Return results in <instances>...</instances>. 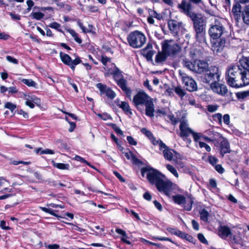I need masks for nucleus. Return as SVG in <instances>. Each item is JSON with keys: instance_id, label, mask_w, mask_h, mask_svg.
<instances>
[{"instance_id": "1", "label": "nucleus", "mask_w": 249, "mask_h": 249, "mask_svg": "<svg viewBox=\"0 0 249 249\" xmlns=\"http://www.w3.org/2000/svg\"><path fill=\"white\" fill-rule=\"evenodd\" d=\"M142 177L146 176L149 182L156 186L158 190L167 196L170 195L171 189L175 192L180 191L177 187V185L173 183L171 180L166 178L161 172L150 167L143 168L141 170Z\"/></svg>"}, {"instance_id": "2", "label": "nucleus", "mask_w": 249, "mask_h": 249, "mask_svg": "<svg viewBox=\"0 0 249 249\" xmlns=\"http://www.w3.org/2000/svg\"><path fill=\"white\" fill-rule=\"evenodd\" d=\"M226 80L230 86L234 88L245 86L249 84V72L238 65H231L228 70Z\"/></svg>"}, {"instance_id": "3", "label": "nucleus", "mask_w": 249, "mask_h": 249, "mask_svg": "<svg viewBox=\"0 0 249 249\" xmlns=\"http://www.w3.org/2000/svg\"><path fill=\"white\" fill-rule=\"evenodd\" d=\"M132 103L138 109L145 107V114L150 117L154 116V105L153 99L144 91H139L134 96Z\"/></svg>"}, {"instance_id": "4", "label": "nucleus", "mask_w": 249, "mask_h": 249, "mask_svg": "<svg viewBox=\"0 0 249 249\" xmlns=\"http://www.w3.org/2000/svg\"><path fill=\"white\" fill-rule=\"evenodd\" d=\"M190 6L188 4V16L193 21L196 39L200 42L204 40L205 35L206 22L201 15L190 12Z\"/></svg>"}, {"instance_id": "5", "label": "nucleus", "mask_w": 249, "mask_h": 249, "mask_svg": "<svg viewBox=\"0 0 249 249\" xmlns=\"http://www.w3.org/2000/svg\"><path fill=\"white\" fill-rule=\"evenodd\" d=\"M146 37L143 33L139 31L131 32L127 37L128 44L133 48H140L146 42Z\"/></svg>"}, {"instance_id": "6", "label": "nucleus", "mask_w": 249, "mask_h": 249, "mask_svg": "<svg viewBox=\"0 0 249 249\" xmlns=\"http://www.w3.org/2000/svg\"><path fill=\"white\" fill-rule=\"evenodd\" d=\"M222 21V19H215L209 29V34L213 39L218 38L225 33V28Z\"/></svg>"}, {"instance_id": "7", "label": "nucleus", "mask_w": 249, "mask_h": 249, "mask_svg": "<svg viewBox=\"0 0 249 249\" xmlns=\"http://www.w3.org/2000/svg\"><path fill=\"white\" fill-rule=\"evenodd\" d=\"M160 150L162 151L164 158L168 160H173L178 162V160H181V156L175 150L169 148L162 141H159Z\"/></svg>"}, {"instance_id": "8", "label": "nucleus", "mask_w": 249, "mask_h": 249, "mask_svg": "<svg viewBox=\"0 0 249 249\" xmlns=\"http://www.w3.org/2000/svg\"><path fill=\"white\" fill-rule=\"evenodd\" d=\"M188 68L197 73H202L208 71L209 64L206 61L195 59L190 64H188Z\"/></svg>"}, {"instance_id": "9", "label": "nucleus", "mask_w": 249, "mask_h": 249, "mask_svg": "<svg viewBox=\"0 0 249 249\" xmlns=\"http://www.w3.org/2000/svg\"><path fill=\"white\" fill-rule=\"evenodd\" d=\"M181 47L177 44L173 43L172 40H166L161 43V49L168 56L177 54L181 50Z\"/></svg>"}, {"instance_id": "10", "label": "nucleus", "mask_w": 249, "mask_h": 249, "mask_svg": "<svg viewBox=\"0 0 249 249\" xmlns=\"http://www.w3.org/2000/svg\"><path fill=\"white\" fill-rule=\"evenodd\" d=\"M60 57L64 64L69 66L73 71L75 70V66L81 63L82 61L80 58L77 56L74 60H72L71 57L67 54L60 52Z\"/></svg>"}, {"instance_id": "11", "label": "nucleus", "mask_w": 249, "mask_h": 249, "mask_svg": "<svg viewBox=\"0 0 249 249\" xmlns=\"http://www.w3.org/2000/svg\"><path fill=\"white\" fill-rule=\"evenodd\" d=\"M177 187L180 190V191L175 192V191L171 189L170 190V195L168 196H171L172 194L174 193L176 194L175 195L172 196L174 202L176 203L179 205L184 204L186 201V197L184 195V194L185 193V192L183 190L180 188L178 185Z\"/></svg>"}, {"instance_id": "12", "label": "nucleus", "mask_w": 249, "mask_h": 249, "mask_svg": "<svg viewBox=\"0 0 249 249\" xmlns=\"http://www.w3.org/2000/svg\"><path fill=\"white\" fill-rule=\"evenodd\" d=\"M215 80L212 82L211 85L212 90L214 92L222 96H225L228 91L227 87L222 84L218 83Z\"/></svg>"}, {"instance_id": "13", "label": "nucleus", "mask_w": 249, "mask_h": 249, "mask_svg": "<svg viewBox=\"0 0 249 249\" xmlns=\"http://www.w3.org/2000/svg\"><path fill=\"white\" fill-rule=\"evenodd\" d=\"M217 71V69L216 68L215 71L212 72L209 69L208 71H205V74L202 78V81L204 83H209L210 82H213V81L217 80L219 81L220 74Z\"/></svg>"}, {"instance_id": "14", "label": "nucleus", "mask_w": 249, "mask_h": 249, "mask_svg": "<svg viewBox=\"0 0 249 249\" xmlns=\"http://www.w3.org/2000/svg\"><path fill=\"white\" fill-rule=\"evenodd\" d=\"M96 86L100 90V95L106 94L111 99H113L116 96L115 93L110 88H107L106 85L100 83L97 84Z\"/></svg>"}, {"instance_id": "15", "label": "nucleus", "mask_w": 249, "mask_h": 249, "mask_svg": "<svg viewBox=\"0 0 249 249\" xmlns=\"http://www.w3.org/2000/svg\"><path fill=\"white\" fill-rule=\"evenodd\" d=\"M219 141L220 154L223 157L225 154L230 153L231 151L230 143L226 139L222 136L219 138Z\"/></svg>"}, {"instance_id": "16", "label": "nucleus", "mask_w": 249, "mask_h": 249, "mask_svg": "<svg viewBox=\"0 0 249 249\" xmlns=\"http://www.w3.org/2000/svg\"><path fill=\"white\" fill-rule=\"evenodd\" d=\"M179 136L184 140L187 139V120L186 115L183 114L179 120Z\"/></svg>"}, {"instance_id": "17", "label": "nucleus", "mask_w": 249, "mask_h": 249, "mask_svg": "<svg viewBox=\"0 0 249 249\" xmlns=\"http://www.w3.org/2000/svg\"><path fill=\"white\" fill-rule=\"evenodd\" d=\"M24 99L25 100V104L26 106L29 107L31 108L35 107L34 103L37 104L40 103L39 99L35 95L24 94Z\"/></svg>"}, {"instance_id": "18", "label": "nucleus", "mask_w": 249, "mask_h": 249, "mask_svg": "<svg viewBox=\"0 0 249 249\" xmlns=\"http://www.w3.org/2000/svg\"><path fill=\"white\" fill-rule=\"evenodd\" d=\"M231 233V229L228 226L220 225L218 228V234L222 239H225Z\"/></svg>"}, {"instance_id": "19", "label": "nucleus", "mask_w": 249, "mask_h": 249, "mask_svg": "<svg viewBox=\"0 0 249 249\" xmlns=\"http://www.w3.org/2000/svg\"><path fill=\"white\" fill-rule=\"evenodd\" d=\"M169 30L175 34H177L182 25V23L175 20H170L168 22Z\"/></svg>"}, {"instance_id": "20", "label": "nucleus", "mask_w": 249, "mask_h": 249, "mask_svg": "<svg viewBox=\"0 0 249 249\" xmlns=\"http://www.w3.org/2000/svg\"><path fill=\"white\" fill-rule=\"evenodd\" d=\"M141 131L149 139V140L154 145H158L160 143L159 142L161 141L160 140H156L152 133L145 128H142L141 129Z\"/></svg>"}, {"instance_id": "21", "label": "nucleus", "mask_w": 249, "mask_h": 249, "mask_svg": "<svg viewBox=\"0 0 249 249\" xmlns=\"http://www.w3.org/2000/svg\"><path fill=\"white\" fill-rule=\"evenodd\" d=\"M115 103L119 107L122 108L126 114H131L132 112L128 104L124 101H120L117 99Z\"/></svg>"}, {"instance_id": "22", "label": "nucleus", "mask_w": 249, "mask_h": 249, "mask_svg": "<svg viewBox=\"0 0 249 249\" xmlns=\"http://www.w3.org/2000/svg\"><path fill=\"white\" fill-rule=\"evenodd\" d=\"M116 83L121 89L126 93L127 96H131V91L130 89L126 86V82L124 78H122Z\"/></svg>"}, {"instance_id": "23", "label": "nucleus", "mask_w": 249, "mask_h": 249, "mask_svg": "<svg viewBox=\"0 0 249 249\" xmlns=\"http://www.w3.org/2000/svg\"><path fill=\"white\" fill-rule=\"evenodd\" d=\"M167 230L172 234L175 235L182 239H185L187 237V235L185 233L182 232L176 228L169 227L167 229Z\"/></svg>"}, {"instance_id": "24", "label": "nucleus", "mask_w": 249, "mask_h": 249, "mask_svg": "<svg viewBox=\"0 0 249 249\" xmlns=\"http://www.w3.org/2000/svg\"><path fill=\"white\" fill-rule=\"evenodd\" d=\"M113 66L115 70L113 71H110L108 70V71L110 74L113 75L114 79L116 82H117L118 81L123 78V76L119 70L116 68L115 65H113Z\"/></svg>"}, {"instance_id": "25", "label": "nucleus", "mask_w": 249, "mask_h": 249, "mask_svg": "<svg viewBox=\"0 0 249 249\" xmlns=\"http://www.w3.org/2000/svg\"><path fill=\"white\" fill-rule=\"evenodd\" d=\"M225 44V41L221 40L220 42H215L213 44L212 46V50L216 53H218L219 52H221L224 47Z\"/></svg>"}, {"instance_id": "26", "label": "nucleus", "mask_w": 249, "mask_h": 249, "mask_svg": "<svg viewBox=\"0 0 249 249\" xmlns=\"http://www.w3.org/2000/svg\"><path fill=\"white\" fill-rule=\"evenodd\" d=\"M190 133L193 136L194 141L196 142L197 145V143H198V142H200V140L202 138V134L196 132L190 128L188 127V133Z\"/></svg>"}, {"instance_id": "27", "label": "nucleus", "mask_w": 249, "mask_h": 249, "mask_svg": "<svg viewBox=\"0 0 249 249\" xmlns=\"http://www.w3.org/2000/svg\"><path fill=\"white\" fill-rule=\"evenodd\" d=\"M197 89L196 81L192 78L188 77V91H194Z\"/></svg>"}, {"instance_id": "28", "label": "nucleus", "mask_w": 249, "mask_h": 249, "mask_svg": "<svg viewBox=\"0 0 249 249\" xmlns=\"http://www.w3.org/2000/svg\"><path fill=\"white\" fill-rule=\"evenodd\" d=\"M239 63L243 68L242 70H246L249 72V57H243L240 59Z\"/></svg>"}, {"instance_id": "29", "label": "nucleus", "mask_w": 249, "mask_h": 249, "mask_svg": "<svg viewBox=\"0 0 249 249\" xmlns=\"http://www.w3.org/2000/svg\"><path fill=\"white\" fill-rule=\"evenodd\" d=\"M168 56L166 53L162 50L161 52H159L156 55L155 61L157 63L162 62L166 59Z\"/></svg>"}, {"instance_id": "30", "label": "nucleus", "mask_w": 249, "mask_h": 249, "mask_svg": "<svg viewBox=\"0 0 249 249\" xmlns=\"http://www.w3.org/2000/svg\"><path fill=\"white\" fill-rule=\"evenodd\" d=\"M115 231L117 233L122 235V237L121 238V240L123 242H124L128 245L130 244V243H131L130 242L127 240V235H126L125 231H123V230H122L121 229H119V228H117Z\"/></svg>"}, {"instance_id": "31", "label": "nucleus", "mask_w": 249, "mask_h": 249, "mask_svg": "<svg viewBox=\"0 0 249 249\" xmlns=\"http://www.w3.org/2000/svg\"><path fill=\"white\" fill-rule=\"evenodd\" d=\"M242 18L246 24L249 25V5L246 6L243 11Z\"/></svg>"}, {"instance_id": "32", "label": "nucleus", "mask_w": 249, "mask_h": 249, "mask_svg": "<svg viewBox=\"0 0 249 249\" xmlns=\"http://www.w3.org/2000/svg\"><path fill=\"white\" fill-rule=\"evenodd\" d=\"M200 219L204 222H209L208 218L210 214L208 211L205 209H203L200 212Z\"/></svg>"}, {"instance_id": "33", "label": "nucleus", "mask_w": 249, "mask_h": 249, "mask_svg": "<svg viewBox=\"0 0 249 249\" xmlns=\"http://www.w3.org/2000/svg\"><path fill=\"white\" fill-rule=\"evenodd\" d=\"M240 2H236L232 7V11L234 16H240L241 11V6L240 4Z\"/></svg>"}, {"instance_id": "34", "label": "nucleus", "mask_w": 249, "mask_h": 249, "mask_svg": "<svg viewBox=\"0 0 249 249\" xmlns=\"http://www.w3.org/2000/svg\"><path fill=\"white\" fill-rule=\"evenodd\" d=\"M54 167L61 170H69L70 165L69 164H65L63 163H56L53 162Z\"/></svg>"}, {"instance_id": "35", "label": "nucleus", "mask_w": 249, "mask_h": 249, "mask_svg": "<svg viewBox=\"0 0 249 249\" xmlns=\"http://www.w3.org/2000/svg\"><path fill=\"white\" fill-rule=\"evenodd\" d=\"M148 13L149 16L153 18H155L158 20H160L162 18V16L160 14L158 13L156 11L153 9H149L148 10Z\"/></svg>"}, {"instance_id": "36", "label": "nucleus", "mask_w": 249, "mask_h": 249, "mask_svg": "<svg viewBox=\"0 0 249 249\" xmlns=\"http://www.w3.org/2000/svg\"><path fill=\"white\" fill-rule=\"evenodd\" d=\"M21 81L28 87L36 88L37 84L32 79H22Z\"/></svg>"}, {"instance_id": "37", "label": "nucleus", "mask_w": 249, "mask_h": 249, "mask_svg": "<svg viewBox=\"0 0 249 249\" xmlns=\"http://www.w3.org/2000/svg\"><path fill=\"white\" fill-rule=\"evenodd\" d=\"M236 95L238 99H244L245 98L249 97V90L238 92L236 93Z\"/></svg>"}, {"instance_id": "38", "label": "nucleus", "mask_w": 249, "mask_h": 249, "mask_svg": "<svg viewBox=\"0 0 249 249\" xmlns=\"http://www.w3.org/2000/svg\"><path fill=\"white\" fill-rule=\"evenodd\" d=\"M178 7L181 12L187 14V3L185 0H182L181 3L178 4Z\"/></svg>"}, {"instance_id": "39", "label": "nucleus", "mask_w": 249, "mask_h": 249, "mask_svg": "<svg viewBox=\"0 0 249 249\" xmlns=\"http://www.w3.org/2000/svg\"><path fill=\"white\" fill-rule=\"evenodd\" d=\"M31 17L32 18L36 19V20H40L44 17V14L41 12H32L31 14Z\"/></svg>"}, {"instance_id": "40", "label": "nucleus", "mask_w": 249, "mask_h": 249, "mask_svg": "<svg viewBox=\"0 0 249 249\" xmlns=\"http://www.w3.org/2000/svg\"><path fill=\"white\" fill-rule=\"evenodd\" d=\"M73 160L76 161H80L81 163H85L86 164L91 167L92 168H94V167L92 166L88 161L85 160L84 158L81 157L79 156L76 155L73 158Z\"/></svg>"}, {"instance_id": "41", "label": "nucleus", "mask_w": 249, "mask_h": 249, "mask_svg": "<svg viewBox=\"0 0 249 249\" xmlns=\"http://www.w3.org/2000/svg\"><path fill=\"white\" fill-rule=\"evenodd\" d=\"M175 92L181 98L185 95V91L180 86L175 87Z\"/></svg>"}, {"instance_id": "42", "label": "nucleus", "mask_w": 249, "mask_h": 249, "mask_svg": "<svg viewBox=\"0 0 249 249\" xmlns=\"http://www.w3.org/2000/svg\"><path fill=\"white\" fill-rule=\"evenodd\" d=\"M208 161L213 166H215L218 161V160L215 157L211 155L208 157Z\"/></svg>"}, {"instance_id": "43", "label": "nucleus", "mask_w": 249, "mask_h": 249, "mask_svg": "<svg viewBox=\"0 0 249 249\" xmlns=\"http://www.w3.org/2000/svg\"><path fill=\"white\" fill-rule=\"evenodd\" d=\"M4 107L6 108L9 109L12 112H13L14 110L16 108L17 106L15 104L11 103V102H7L5 103Z\"/></svg>"}, {"instance_id": "44", "label": "nucleus", "mask_w": 249, "mask_h": 249, "mask_svg": "<svg viewBox=\"0 0 249 249\" xmlns=\"http://www.w3.org/2000/svg\"><path fill=\"white\" fill-rule=\"evenodd\" d=\"M197 144H198L200 148H204L207 152H210L211 150L210 146L204 142H198V143H197Z\"/></svg>"}, {"instance_id": "45", "label": "nucleus", "mask_w": 249, "mask_h": 249, "mask_svg": "<svg viewBox=\"0 0 249 249\" xmlns=\"http://www.w3.org/2000/svg\"><path fill=\"white\" fill-rule=\"evenodd\" d=\"M40 209L44 212L50 213L53 216H56V214L55 213V211L52 209L43 207H40Z\"/></svg>"}, {"instance_id": "46", "label": "nucleus", "mask_w": 249, "mask_h": 249, "mask_svg": "<svg viewBox=\"0 0 249 249\" xmlns=\"http://www.w3.org/2000/svg\"><path fill=\"white\" fill-rule=\"evenodd\" d=\"M213 120L215 121H218L219 124L222 123V116L221 113H216L213 115Z\"/></svg>"}, {"instance_id": "47", "label": "nucleus", "mask_w": 249, "mask_h": 249, "mask_svg": "<svg viewBox=\"0 0 249 249\" xmlns=\"http://www.w3.org/2000/svg\"><path fill=\"white\" fill-rule=\"evenodd\" d=\"M218 108L217 105H210L207 106V109L210 112H213L216 111Z\"/></svg>"}, {"instance_id": "48", "label": "nucleus", "mask_w": 249, "mask_h": 249, "mask_svg": "<svg viewBox=\"0 0 249 249\" xmlns=\"http://www.w3.org/2000/svg\"><path fill=\"white\" fill-rule=\"evenodd\" d=\"M97 115L100 118H101L103 120H107L111 118L110 115L108 114L107 113H98L97 114Z\"/></svg>"}, {"instance_id": "49", "label": "nucleus", "mask_w": 249, "mask_h": 249, "mask_svg": "<svg viewBox=\"0 0 249 249\" xmlns=\"http://www.w3.org/2000/svg\"><path fill=\"white\" fill-rule=\"evenodd\" d=\"M6 60L10 63H13L15 64H18V61L17 59H16L10 55H7L6 57Z\"/></svg>"}, {"instance_id": "50", "label": "nucleus", "mask_w": 249, "mask_h": 249, "mask_svg": "<svg viewBox=\"0 0 249 249\" xmlns=\"http://www.w3.org/2000/svg\"><path fill=\"white\" fill-rule=\"evenodd\" d=\"M49 27L51 28L56 29L60 32L61 31V30L59 29V28L60 27V25L57 22H54L51 23L49 25Z\"/></svg>"}, {"instance_id": "51", "label": "nucleus", "mask_w": 249, "mask_h": 249, "mask_svg": "<svg viewBox=\"0 0 249 249\" xmlns=\"http://www.w3.org/2000/svg\"><path fill=\"white\" fill-rule=\"evenodd\" d=\"M124 154V156L128 160H134L135 157L132 153L130 151L123 152Z\"/></svg>"}, {"instance_id": "52", "label": "nucleus", "mask_w": 249, "mask_h": 249, "mask_svg": "<svg viewBox=\"0 0 249 249\" xmlns=\"http://www.w3.org/2000/svg\"><path fill=\"white\" fill-rule=\"evenodd\" d=\"M197 237H198V239H199V240L202 243H204L205 244H208L207 240L206 239L202 233H198L197 235Z\"/></svg>"}, {"instance_id": "53", "label": "nucleus", "mask_w": 249, "mask_h": 249, "mask_svg": "<svg viewBox=\"0 0 249 249\" xmlns=\"http://www.w3.org/2000/svg\"><path fill=\"white\" fill-rule=\"evenodd\" d=\"M127 141L128 143L132 145H136L137 144V142L135 141L134 138L131 136H127Z\"/></svg>"}, {"instance_id": "54", "label": "nucleus", "mask_w": 249, "mask_h": 249, "mask_svg": "<svg viewBox=\"0 0 249 249\" xmlns=\"http://www.w3.org/2000/svg\"><path fill=\"white\" fill-rule=\"evenodd\" d=\"M214 166L215 170L220 174L224 173L225 170L220 164H216Z\"/></svg>"}, {"instance_id": "55", "label": "nucleus", "mask_w": 249, "mask_h": 249, "mask_svg": "<svg viewBox=\"0 0 249 249\" xmlns=\"http://www.w3.org/2000/svg\"><path fill=\"white\" fill-rule=\"evenodd\" d=\"M10 38V36L9 34L5 33L4 32L0 33V39L6 40Z\"/></svg>"}, {"instance_id": "56", "label": "nucleus", "mask_w": 249, "mask_h": 249, "mask_svg": "<svg viewBox=\"0 0 249 249\" xmlns=\"http://www.w3.org/2000/svg\"><path fill=\"white\" fill-rule=\"evenodd\" d=\"M11 163L14 165H18L19 164H24L25 165H29L30 164L29 161H23L21 160H13L11 162Z\"/></svg>"}, {"instance_id": "57", "label": "nucleus", "mask_w": 249, "mask_h": 249, "mask_svg": "<svg viewBox=\"0 0 249 249\" xmlns=\"http://www.w3.org/2000/svg\"><path fill=\"white\" fill-rule=\"evenodd\" d=\"M101 60L102 63L105 66H106L107 63L108 62H110V59L109 58H108L107 57L105 56H102L101 57Z\"/></svg>"}, {"instance_id": "58", "label": "nucleus", "mask_w": 249, "mask_h": 249, "mask_svg": "<svg viewBox=\"0 0 249 249\" xmlns=\"http://www.w3.org/2000/svg\"><path fill=\"white\" fill-rule=\"evenodd\" d=\"M54 154V151L53 150L50 149H46L45 150H42L41 151L40 154Z\"/></svg>"}, {"instance_id": "59", "label": "nucleus", "mask_w": 249, "mask_h": 249, "mask_svg": "<svg viewBox=\"0 0 249 249\" xmlns=\"http://www.w3.org/2000/svg\"><path fill=\"white\" fill-rule=\"evenodd\" d=\"M168 119L171 122L172 124L175 125L178 123V121L176 118L173 115H168L167 116Z\"/></svg>"}, {"instance_id": "60", "label": "nucleus", "mask_w": 249, "mask_h": 249, "mask_svg": "<svg viewBox=\"0 0 249 249\" xmlns=\"http://www.w3.org/2000/svg\"><path fill=\"white\" fill-rule=\"evenodd\" d=\"M223 122L226 124H227V125L229 124L230 123V116L229 114H225L223 116Z\"/></svg>"}, {"instance_id": "61", "label": "nucleus", "mask_w": 249, "mask_h": 249, "mask_svg": "<svg viewBox=\"0 0 249 249\" xmlns=\"http://www.w3.org/2000/svg\"><path fill=\"white\" fill-rule=\"evenodd\" d=\"M153 239H155V240H160V241H170L172 243H174V242L170 238H168V237H153Z\"/></svg>"}, {"instance_id": "62", "label": "nucleus", "mask_w": 249, "mask_h": 249, "mask_svg": "<svg viewBox=\"0 0 249 249\" xmlns=\"http://www.w3.org/2000/svg\"><path fill=\"white\" fill-rule=\"evenodd\" d=\"M45 247L49 249H58L59 248V246L56 244L46 245Z\"/></svg>"}, {"instance_id": "63", "label": "nucleus", "mask_w": 249, "mask_h": 249, "mask_svg": "<svg viewBox=\"0 0 249 249\" xmlns=\"http://www.w3.org/2000/svg\"><path fill=\"white\" fill-rule=\"evenodd\" d=\"M6 223L5 221L4 220H1L0 221V227L2 229H4V230H9L10 229V227H8V226H6Z\"/></svg>"}, {"instance_id": "64", "label": "nucleus", "mask_w": 249, "mask_h": 249, "mask_svg": "<svg viewBox=\"0 0 249 249\" xmlns=\"http://www.w3.org/2000/svg\"><path fill=\"white\" fill-rule=\"evenodd\" d=\"M154 204L156 208L159 210L160 211H161L162 210V207L160 203L157 201V200H155L154 201Z\"/></svg>"}]
</instances>
